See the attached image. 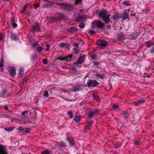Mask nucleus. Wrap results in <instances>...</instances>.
<instances>
[{
  "mask_svg": "<svg viewBox=\"0 0 154 154\" xmlns=\"http://www.w3.org/2000/svg\"><path fill=\"white\" fill-rule=\"evenodd\" d=\"M140 103H143L145 102V100L144 99H140L139 100Z\"/></svg>",
  "mask_w": 154,
  "mask_h": 154,
  "instance_id": "nucleus-56",
  "label": "nucleus"
},
{
  "mask_svg": "<svg viewBox=\"0 0 154 154\" xmlns=\"http://www.w3.org/2000/svg\"><path fill=\"white\" fill-rule=\"evenodd\" d=\"M93 123V121H89L88 123L87 126L88 127H91Z\"/></svg>",
  "mask_w": 154,
  "mask_h": 154,
  "instance_id": "nucleus-41",
  "label": "nucleus"
},
{
  "mask_svg": "<svg viewBox=\"0 0 154 154\" xmlns=\"http://www.w3.org/2000/svg\"><path fill=\"white\" fill-rule=\"evenodd\" d=\"M33 29L34 31H36L37 32H40L41 29L38 26H35L33 27Z\"/></svg>",
  "mask_w": 154,
  "mask_h": 154,
  "instance_id": "nucleus-14",
  "label": "nucleus"
},
{
  "mask_svg": "<svg viewBox=\"0 0 154 154\" xmlns=\"http://www.w3.org/2000/svg\"><path fill=\"white\" fill-rule=\"evenodd\" d=\"M122 4L126 6H131V4L129 3V2L125 1L122 2Z\"/></svg>",
  "mask_w": 154,
  "mask_h": 154,
  "instance_id": "nucleus-31",
  "label": "nucleus"
},
{
  "mask_svg": "<svg viewBox=\"0 0 154 154\" xmlns=\"http://www.w3.org/2000/svg\"><path fill=\"white\" fill-rule=\"evenodd\" d=\"M12 23V26L13 27H14V28H16L17 27V24L15 23V22H13V23Z\"/></svg>",
  "mask_w": 154,
  "mask_h": 154,
  "instance_id": "nucleus-49",
  "label": "nucleus"
},
{
  "mask_svg": "<svg viewBox=\"0 0 154 154\" xmlns=\"http://www.w3.org/2000/svg\"><path fill=\"white\" fill-rule=\"evenodd\" d=\"M77 30V28L75 27H72L69 29V32L74 33Z\"/></svg>",
  "mask_w": 154,
  "mask_h": 154,
  "instance_id": "nucleus-17",
  "label": "nucleus"
},
{
  "mask_svg": "<svg viewBox=\"0 0 154 154\" xmlns=\"http://www.w3.org/2000/svg\"><path fill=\"white\" fill-rule=\"evenodd\" d=\"M4 38V36L1 33H0V41H1Z\"/></svg>",
  "mask_w": 154,
  "mask_h": 154,
  "instance_id": "nucleus-58",
  "label": "nucleus"
},
{
  "mask_svg": "<svg viewBox=\"0 0 154 154\" xmlns=\"http://www.w3.org/2000/svg\"><path fill=\"white\" fill-rule=\"evenodd\" d=\"M134 143L135 145H138L140 144V142L139 141L137 140L135 141Z\"/></svg>",
  "mask_w": 154,
  "mask_h": 154,
  "instance_id": "nucleus-55",
  "label": "nucleus"
},
{
  "mask_svg": "<svg viewBox=\"0 0 154 154\" xmlns=\"http://www.w3.org/2000/svg\"><path fill=\"white\" fill-rule=\"evenodd\" d=\"M8 72H9L11 75L13 76L15 75L16 73V70L14 67H8Z\"/></svg>",
  "mask_w": 154,
  "mask_h": 154,
  "instance_id": "nucleus-8",
  "label": "nucleus"
},
{
  "mask_svg": "<svg viewBox=\"0 0 154 154\" xmlns=\"http://www.w3.org/2000/svg\"><path fill=\"white\" fill-rule=\"evenodd\" d=\"M88 32L91 35H93L95 33V30L93 29H89L88 30Z\"/></svg>",
  "mask_w": 154,
  "mask_h": 154,
  "instance_id": "nucleus-35",
  "label": "nucleus"
},
{
  "mask_svg": "<svg viewBox=\"0 0 154 154\" xmlns=\"http://www.w3.org/2000/svg\"><path fill=\"white\" fill-rule=\"evenodd\" d=\"M94 75L102 79H103L105 76L104 74H100L97 72H96V74H94Z\"/></svg>",
  "mask_w": 154,
  "mask_h": 154,
  "instance_id": "nucleus-13",
  "label": "nucleus"
},
{
  "mask_svg": "<svg viewBox=\"0 0 154 154\" xmlns=\"http://www.w3.org/2000/svg\"><path fill=\"white\" fill-rule=\"evenodd\" d=\"M28 79V77L26 76L22 80V83L24 84L26 82Z\"/></svg>",
  "mask_w": 154,
  "mask_h": 154,
  "instance_id": "nucleus-43",
  "label": "nucleus"
},
{
  "mask_svg": "<svg viewBox=\"0 0 154 154\" xmlns=\"http://www.w3.org/2000/svg\"><path fill=\"white\" fill-rule=\"evenodd\" d=\"M100 63L97 62H93V65L96 67H98V66L100 64Z\"/></svg>",
  "mask_w": 154,
  "mask_h": 154,
  "instance_id": "nucleus-37",
  "label": "nucleus"
},
{
  "mask_svg": "<svg viewBox=\"0 0 154 154\" xmlns=\"http://www.w3.org/2000/svg\"><path fill=\"white\" fill-rule=\"evenodd\" d=\"M81 120L80 117L79 116H75L74 118V120L77 122H79Z\"/></svg>",
  "mask_w": 154,
  "mask_h": 154,
  "instance_id": "nucleus-22",
  "label": "nucleus"
},
{
  "mask_svg": "<svg viewBox=\"0 0 154 154\" xmlns=\"http://www.w3.org/2000/svg\"><path fill=\"white\" fill-rule=\"evenodd\" d=\"M4 130L8 132H10L12 131L13 129L11 127H6L4 128Z\"/></svg>",
  "mask_w": 154,
  "mask_h": 154,
  "instance_id": "nucleus-25",
  "label": "nucleus"
},
{
  "mask_svg": "<svg viewBox=\"0 0 154 154\" xmlns=\"http://www.w3.org/2000/svg\"><path fill=\"white\" fill-rule=\"evenodd\" d=\"M37 50L38 52H40L42 51V48L41 47L38 46L37 48Z\"/></svg>",
  "mask_w": 154,
  "mask_h": 154,
  "instance_id": "nucleus-46",
  "label": "nucleus"
},
{
  "mask_svg": "<svg viewBox=\"0 0 154 154\" xmlns=\"http://www.w3.org/2000/svg\"><path fill=\"white\" fill-rule=\"evenodd\" d=\"M98 84L99 83L96 80H90L87 82V85L89 88L95 87L97 86Z\"/></svg>",
  "mask_w": 154,
  "mask_h": 154,
  "instance_id": "nucleus-2",
  "label": "nucleus"
},
{
  "mask_svg": "<svg viewBox=\"0 0 154 154\" xmlns=\"http://www.w3.org/2000/svg\"><path fill=\"white\" fill-rule=\"evenodd\" d=\"M99 17L102 18L106 24H109L110 21L109 17L111 16L110 14L107 13L105 11H100L98 14Z\"/></svg>",
  "mask_w": 154,
  "mask_h": 154,
  "instance_id": "nucleus-1",
  "label": "nucleus"
},
{
  "mask_svg": "<svg viewBox=\"0 0 154 154\" xmlns=\"http://www.w3.org/2000/svg\"><path fill=\"white\" fill-rule=\"evenodd\" d=\"M40 6V5L39 4H34V7L36 9L37 8H38Z\"/></svg>",
  "mask_w": 154,
  "mask_h": 154,
  "instance_id": "nucleus-57",
  "label": "nucleus"
},
{
  "mask_svg": "<svg viewBox=\"0 0 154 154\" xmlns=\"http://www.w3.org/2000/svg\"><path fill=\"white\" fill-rule=\"evenodd\" d=\"M95 112L96 111L91 110L88 112V116L89 117H93L95 113Z\"/></svg>",
  "mask_w": 154,
  "mask_h": 154,
  "instance_id": "nucleus-20",
  "label": "nucleus"
},
{
  "mask_svg": "<svg viewBox=\"0 0 154 154\" xmlns=\"http://www.w3.org/2000/svg\"><path fill=\"white\" fill-rule=\"evenodd\" d=\"M30 43L34 47L37 46L39 45L38 43L37 42H34L32 41H30Z\"/></svg>",
  "mask_w": 154,
  "mask_h": 154,
  "instance_id": "nucleus-30",
  "label": "nucleus"
},
{
  "mask_svg": "<svg viewBox=\"0 0 154 154\" xmlns=\"http://www.w3.org/2000/svg\"><path fill=\"white\" fill-rule=\"evenodd\" d=\"M85 23L83 22L81 23L79 25V27L81 28H84L85 27Z\"/></svg>",
  "mask_w": 154,
  "mask_h": 154,
  "instance_id": "nucleus-39",
  "label": "nucleus"
},
{
  "mask_svg": "<svg viewBox=\"0 0 154 154\" xmlns=\"http://www.w3.org/2000/svg\"><path fill=\"white\" fill-rule=\"evenodd\" d=\"M122 115L123 116L125 119H126L130 115V114L129 112H124L122 113Z\"/></svg>",
  "mask_w": 154,
  "mask_h": 154,
  "instance_id": "nucleus-18",
  "label": "nucleus"
},
{
  "mask_svg": "<svg viewBox=\"0 0 154 154\" xmlns=\"http://www.w3.org/2000/svg\"><path fill=\"white\" fill-rule=\"evenodd\" d=\"M54 20L57 23H58L61 20V19L60 17L55 18L54 19Z\"/></svg>",
  "mask_w": 154,
  "mask_h": 154,
  "instance_id": "nucleus-34",
  "label": "nucleus"
},
{
  "mask_svg": "<svg viewBox=\"0 0 154 154\" xmlns=\"http://www.w3.org/2000/svg\"><path fill=\"white\" fill-rule=\"evenodd\" d=\"M85 60V58L84 56H80L76 61V63L77 64H81L84 62Z\"/></svg>",
  "mask_w": 154,
  "mask_h": 154,
  "instance_id": "nucleus-9",
  "label": "nucleus"
},
{
  "mask_svg": "<svg viewBox=\"0 0 154 154\" xmlns=\"http://www.w3.org/2000/svg\"><path fill=\"white\" fill-rule=\"evenodd\" d=\"M62 8L64 10L70 11L73 9V6L71 5H68L66 3V5L64 7H62Z\"/></svg>",
  "mask_w": 154,
  "mask_h": 154,
  "instance_id": "nucleus-6",
  "label": "nucleus"
},
{
  "mask_svg": "<svg viewBox=\"0 0 154 154\" xmlns=\"http://www.w3.org/2000/svg\"><path fill=\"white\" fill-rule=\"evenodd\" d=\"M93 23L100 29H102L105 27L104 25L100 21H95L93 22Z\"/></svg>",
  "mask_w": 154,
  "mask_h": 154,
  "instance_id": "nucleus-3",
  "label": "nucleus"
},
{
  "mask_svg": "<svg viewBox=\"0 0 154 154\" xmlns=\"http://www.w3.org/2000/svg\"><path fill=\"white\" fill-rule=\"evenodd\" d=\"M150 52L151 53H154V47L152 48L150 51Z\"/></svg>",
  "mask_w": 154,
  "mask_h": 154,
  "instance_id": "nucleus-60",
  "label": "nucleus"
},
{
  "mask_svg": "<svg viewBox=\"0 0 154 154\" xmlns=\"http://www.w3.org/2000/svg\"><path fill=\"white\" fill-rule=\"evenodd\" d=\"M22 116L23 117L27 118V116L28 115V111L27 110L25 111L22 112Z\"/></svg>",
  "mask_w": 154,
  "mask_h": 154,
  "instance_id": "nucleus-21",
  "label": "nucleus"
},
{
  "mask_svg": "<svg viewBox=\"0 0 154 154\" xmlns=\"http://www.w3.org/2000/svg\"><path fill=\"white\" fill-rule=\"evenodd\" d=\"M51 5V4L47 3H46L43 6V7L44 8H46V7H47L50 6V5Z\"/></svg>",
  "mask_w": 154,
  "mask_h": 154,
  "instance_id": "nucleus-50",
  "label": "nucleus"
},
{
  "mask_svg": "<svg viewBox=\"0 0 154 154\" xmlns=\"http://www.w3.org/2000/svg\"><path fill=\"white\" fill-rule=\"evenodd\" d=\"M0 154H8L5 149V146L1 144H0Z\"/></svg>",
  "mask_w": 154,
  "mask_h": 154,
  "instance_id": "nucleus-7",
  "label": "nucleus"
},
{
  "mask_svg": "<svg viewBox=\"0 0 154 154\" xmlns=\"http://www.w3.org/2000/svg\"><path fill=\"white\" fill-rule=\"evenodd\" d=\"M28 5V4L26 3L23 6L22 10H21V12H23L26 10Z\"/></svg>",
  "mask_w": 154,
  "mask_h": 154,
  "instance_id": "nucleus-32",
  "label": "nucleus"
},
{
  "mask_svg": "<svg viewBox=\"0 0 154 154\" xmlns=\"http://www.w3.org/2000/svg\"><path fill=\"white\" fill-rule=\"evenodd\" d=\"M138 35V32H136L135 33V34H134V35L133 34V35H130L129 36V37L131 38H134L137 36Z\"/></svg>",
  "mask_w": 154,
  "mask_h": 154,
  "instance_id": "nucleus-28",
  "label": "nucleus"
},
{
  "mask_svg": "<svg viewBox=\"0 0 154 154\" xmlns=\"http://www.w3.org/2000/svg\"><path fill=\"white\" fill-rule=\"evenodd\" d=\"M128 17V14L127 12H124L122 16V18L124 20H125Z\"/></svg>",
  "mask_w": 154,
  "mask_h": 154,
  "instance_id": "nucleus-24",
  "label": "nucleus"
},
{
  "mask_svg": "<svg viewBox=\"0 0 154 154\" xmlns=\"http://www.w3.org/2000/svg\"><path fill=\"white\" fill-rule=\"evenodd\" d=\"M119 17V16L117 14L114 15L112 17V18L114 20L117 19Z\"/></svg>",
  "mask_w": 154,
  "mask_h": 154,
  "instance_id": "nucleus-40",
  "label": "nucleus"
},
{
  "mask_svg": "<svg viewBox=\"0 0 154 154\" xmlns=\"http://www.w3.org/2000/svg\"><path fill=\"white\" fill-rule=\"evenodd\" d=\"M56 4L57 5L63 6L64 7V5H66V3L63 2H58L56 3Z\"/></svg>",
  "mask_w": 154,
  "mask_h": 154,
  "instance_id": "nucleus-38",
  "label": "nucleus"
},
{
  "mask_svg": "<svg viewBox=\"0 0 154 154\" xmlns=\"http://www.w3.org/2000/svg\"><path fill=\"white\" fill-rule=\"evenodd\" d=\"M98 45H100L102 48H105L107 46V42L103 40H99L97 42Z\"/></svg>",
  "mask_w": 154,
  "mask_h": 154,
  "instance_id": "nucleus-4",
  "label": "nucleus"
},
{
  "mask_svg": "<svg viewBox=\"0 0 154 154\" xmlns=\"http://www.w3.org/2000/svg\"><path fill=\"white\" fill-rule=\"evenodd\" d=\"M75 20L76 21L78 22L85 21L86 20V19L85 18L83 17L81 15H79L76 16L75 18Z\"/></svg>",
  "mask_w": 154,
  "mask_h": 154,
  "instance_id": "nucleus-5",
  "label": "nucleus"
},
{
  "mask_svg": "<svg viewBox=\"0 0 154 154\" xmlns=\"http://www.w3.org/2000/svg\"><path fill=\"white\" fill-rule=\"evenodd\" d=\"M60 146L61 147H64L66 146V143L63 141H61L60 142Z\"/></svg>",
  "mask_w": 154,
  "mask_h": 154,
  "instance_id": "nucleus-23",
  "label": "nucleus"
},
{
  "mask_svg": "<svg viewBox=\"0 0 154 154\" xmlns=\"http://www.w3.org/2000/svg\"><path fill=\"white\" fill-rule=\"evenodd\" d=\"M72 55H70L66 57V60L67 61H70L71 60V58H72Z\"/></svg>",
  "mask_w": 154,
  "mask_h": 154,
  "instance_id": "nucleus-36",
  "label": "nucleus"
},
{
  "mask_svg": "<svg viewBox=\"0 0 154 154\" xmlns=\"http://www.w3.org/2000/svg\"><path fill=\"white\" fill-rule=\"evenodd\" d=\"M118 39L120 41L124 39V36L122 35H120L118 37Z\"/></svg>",
  "mask_w": 154,
  "mask_h": 154,
  "instance_id": "nucleus-48",
  "label": "nucleus"
},
{
  "mask_svg": "<svg viewBox=\"0 0 154 154\" xmlns=\"http://www.w3.org/2000/svg\"><path fill=\"white\" fill-rule=\"evenodd\" d=\"M153 44L152 43H150L149 42L147 43V47H150L151 46V45H152Z\"/></svg>",
  "mask_w": 154,
  "mask_h": 154,
  "instance_id": "nucleus-54",
  "label": "nucleus"
},
{
  "mask_svg": "<svg viewBox=\"0 0 154 154\" xmlns=\"http://www.w3.org/2000/svg\"><path fill=\"white\" fill-rule=\"evenodd\" d=\"M59 45L62 48H67L69 46V44H65L63 42L60 43Z\"/></svg>",
  "mask_w": 154,
  "mask_h": 154,
  "instance_id": "nucleus-19",
  "label": "nucleus"
},
{
  "mask_svg": "<svg viewBox=\"0 0 154 154\" xmlns=\"http://www.w3.org/2000/svg\"><path fill=\"white\" fill-rule=\"evenodd\" d=\"M113 108H117L118 107V106L117 105L114 104L113 105Z\"/></svg>",
  "mask_w": 154,
  "mask_h": 154,
  "instance_id": "nucleus-62",
  "label": "nucleus"
},
{
  "mask_svg": "<svg viewBox=\"0 0 154 154\" xmlns=\"http://www.w3.org/2000/svg\"><path fill=\"white\" fill-rule=\"evenodd\" d=\"M44 96L46 97H48L49 96V94H48V91H45L44 95Z\"/></svg>",
  "mask_w": 154,
  "mask_h": 154,
  "instance_id": "nucleus-44",
  "label": "nucleus"
},
{
  "mask_svg": "<svg viewBox=\"0 0 154 154\" xmlns=\"http://www.w3.org/2000/svg\"><path fill=\"white\" fill-rule=\"evenodd\" d=\"M4 60L3 58L2 57L0 60V68H1V69L0 70L1 71H2V68H3L4 65Z\"/></svg>",
  "mask_w": 154,
  "mask_h": 154,
  "instance_id": "nucleus-16",
  "label": "nucleus"
},
{
  "mask_svg": "<svg viewBox=\"0 0 154 154\" xmlns=\"http://www.w3.org/2000/svg\"><path fill=\"white\" fill-rule=\"evenodd\" d=\"M90 58L93 60H96L97 59V55H93L90 56Z\"/></svg>",
  "mask_w": 154,
  "mask_h": 154,
  "instance_id": "nucleus-29",
  "label": "nucleus"
},
{
  "mask_svg": "<svg viewBox=\"0 0 154 154\" xmlns=\"http://www.w3.org/2000/svg\"><path fill=\"white\" fill-rule=\"evenodd\" d=\"M73 46L74 47L73 48L74 51V52L77 53L78 52V49L79 48V44L78 43H73Z\"/></svg>",
  "mask_w": 154,
  "mask_h": 154,
  "instance_id": "nucleus-10",
  "label": "nucleus"
},
{
  "mask_svg": "<svg viewBox=\"0 0 154 154\" xmlns=\"http://www.w3.org/2000/svg\"><path fill=\"white\" fill-rule=\"evenodd\" d=\"M140 101H139V100L135 101L134 103L136 105H138L140 103Z\"/></svg>",
  "mask_w": 154,
  "mask_h": 154,
  "instance_id": "nucleus-51",
  "label": "nucleus"
},
{
  "mask_svg": "<svg viewBox=\"0 0 154 154\" xmlns=\"http://www.w3.org/2000/svg\"><path fill=\"white\" fill-rule=\"evenodd\" d=\"M11 21L12 23L15 22V17L14 16H13L12 18H11Z\"/></svg>",
  "mask_w": 154,
  "mask_h": 154,
  "instance_id": "nucleus-59",
  "label": "nucleus"
},
{
  "mask_svg": "<svg viewBox=\"0 0 154 154\" xmlns=\"http://www.w3.org/2000/svg\"><path fill=\"white\" fill-rule=\"evenodd\" d=\"M67 114L70 119H72L73 117V113L71 111H69L67 112Z\"/></svg>",
  "mask_w": 154,
  "mask_h": 154,
  "instance_id": "nucleus-26",
  "label": "nucleus"
},
{
  "mask_svg": "<svg viewBox=\"0 0 154 154\" xmlns=\"http://www.w3.org/2000/svg\"><path fill=\"white\" fill-rule=\"evenodd\" d=\"M7 91V90L6 88H3L0 93V98L2 97L3 96L5 95V94L6 93Z\"/></svg>",
  "mask_w": 154,
  "mask_h": 154,
  "instance_id": "nucleus-12",
  "label": "nucleus"
},
{
  "mask_svg": "<svg viewBox=\"0 0 154 154\" xmlns=\"http://www.w3.org/2000/svg\"><path fill=\"white\" fill-rule=\"evenodd\" d=\"M92 97L94 98V99L96 100L97 101H98L100 99V98L98 96L95 94H92Z\"/></svg>",
  "mask_w": 154,
  "mask_h": 154,
  "instance_id": "nucleus-33",
  "label": "nucleus"
},
{
  "mask_svg": "<svg viewBox=\"0 0 154 154\" xmlns=\"http://www.w3.org/2000/svg\"><path fill=\"white\" fill-rule=\"evenodd\" d=\"M67 140L71 146H75V141L73 139H71L69 138H67Z\"/></svg>",
  "mask_w": 154,
  "mask_h": 154,
  "instance_id": "nucleus-11",
  "label": "nucleus"
},
{
  "mask_svg": "<svg viewBox=\"0 0 154 154\" xmlns=\"http://www.w3.org/2000/svg\"><path fill=\"white\" fill-rule=\"evenodd\" d=\"M24 69L23 68H20L19 70L18 76L19 77H22L24 74Z\"/></svg>",
  "mask_w": 154,
  "mask_h": 154,
  "instance_id": "nucleus-15",
  "label": "nucleus"
},
{
  "mask_svg": "<svg viewBox=\"0 0 154 154\" xmlns=\"http://www.w3.org/2000/svg\"><path fill=\"white\" fill-rule=\"evenodd\" d=\"M37 57L36 54H34L32 56L31 60H34Z\"/></svg>",
  "mask_w": 154,
  "mask_h": 154,
  "instance_id": "nucleus-45",
  "label": "nucleus"
},
{
  "mask_svg": "<svg viewBox=\"0 0 154 154\" xmlns=\"http://www.w3.org/2000/svg\"><path fill=\"white\" fill-rule=\"evenodd\" d=\"M82 0H76V1L77 3H80L81 2Z\"/></svg>",
  "mask_w": 154,
  "mask_h": 154,
  "instance_id": "nucleus-64",
  "label": "nucleus"
},
{
  "mask_svg": "<svg viewBox=\"0 0 154 154\" xmlns=\"http://www.w3.org/2000/svg\"><path fill=\"white\" fill-rule=\"evenodd\" d=\"M62 91H63V92H65V93H67V92H68V91H66L65 90V89H62Z\"/></svg>",
  "mask_w": 154,
  "mask_h": 154,
  "instance_id": "nucleus-63",
  "label": "nucleus"
},
{
  "mask_svg": "<svg viewBox=\"0 0 154 154\" xmlns=\"http://www.w3.org/2000/svg\"><path fill=\"white\" fill-rule=\"evenodd\" d=\"M46 51H48L50 47V45L48 44H46Z\"/></svg>",
  "mask_w": 154,
  "mask_h": 154,
  "instance_id": "nucleus-53",
  "label": "nucleus"
},
{
  "mask_svg": "<svg viewBox=\"0 0 154 154\" xmlns=\"http://www.w3.org/2000/svg\"><path fill=\"white\" fill-rule=\"evenodd\" d=\"M50 152L48 150H44L42 152V154H49Z\"/></svg>",
  "mask_w": 154,
  "mask_h": 154,
  "instance_id": "nucleus-42",
  "label": "nucleus"
},
{
  "mask_svg": "<svg viewBox=\"0 0 154 154\" xmlns=\"http://www.w3.org/2000/svg\"><path fill=\"white\" fill-rule=\"evenodd\" d=\"M42 62L43 63L45 64H46L48 63V60L46 59H44L43 60Z\"/></svg>",
  "mask_w": 154,
  "mask_h": 154,
  "instance_id": "nucleus-47",
  "label": "nucleus"
},
{
  "mask_svg": "<svg viewBox=\"0 0 154 154\" xmlns=\"http://www.w3.org/2000/svg\"><path fill=\"white\" fill-rule=\"evenodd\" d=\"M11 38L14 41H16L18 39V38H17L16 35L14 34H12Z\"/></svg>",
  "mask_w": 154,
  "mask_h": 154,
  "instance_id": "nucleus-27",
  "label": "nucleus"
},
{
  "mask_svg": "<svg viewBox=\"0 0 154 154\" xmlns=\"http://www.w3.org/2000/svg\"><path fill=\"white\" fill-rule=\"evenodd\" d=\"M18 130L19 131H22L23 130V128L22 126H20L18 128Z\"/></svg>",
  "mask_w": 154,
  "mask_h": 154,
  "instance_id": "nucleus-52",
  "label": "nucleus"
},
{
  "mask_svg": "<svg viewBox=\"0 0 154 154\" xmlns=\"http://www.w3.org/2000/svg\"><path fill=\"white\" fill-rule=\"evenodd\" d=\"M73 89L74 90V91H76L78 90V89L76 86H73Z\"/></svg>",
  "mask_w": 154,
  "mask_h": 154,
  "instance_id": "nucleus-61",
  "label": "nucleus"
}]
</instances>
